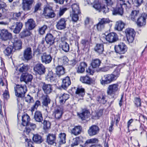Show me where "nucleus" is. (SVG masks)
Wrapping results in <instances>:
<instances>
[{"label": "nucleus", "instance_id": "obj_27", "mask_svg": "<svg viewBox=\"0 0 147 147\" xmlns=\"http://www.w3.org/2000/svg\"><path fill=\"white\" fill-rule=\"evenodd\" d=\"M25 25L26 28L29 30H31L35 28L36 24L35 21L32 19H30L26 22Z\"/></svg>", "mask_w": 147, "mask_h": 147}, {"label": "nucleus", "instance_id": "obj_7", "mask_svg": "<svg viewBox=\"0 0 147 147\" xmlns=\"http://www.w3.org/2000/svg\"><path fill=\"white\" fill-rule=\"evenodd\" d=\"M119 89L118 83L113 84L109 85L107 90V93L108 95L111 96L115 95Z\"/></svg>", "mask_w": 147, "mask_h": 147}, {"label": "nucleus", "instance_id": "obj_62", "mask_svg": "<svg viewBox=\"0 0 147 147\" xmlns=\"http://www.w3.org/2000/svg\"><path fill=\"white\" fill-rule=\"evenodd\" d=\"M79 14L72 13V19L73 21L76 22L78 20L79 18L78 15Z\"/></svg>", "mask_w": 147, "mask_h": 147}, {"label": "nucleus", "instance_id": "obj_34", "mask_svg": "<svg viewBox=\"0 0 147 147\" xmlns=\"http://www.w3.org/2000/svg\"><path fill=\"white\" fill-rule=\"evenodd\" d=\"M106 96L105 94H101L97 97V100L100 103L105 104L107 102Z\"/></svg>", "mask_w": 147, "mask_h": 147}, {"label": "nucleus", "instance_id": "obj_2", "mask_svg": "<svg viewBox=\"0 0 147 147\" xmlns=\"http://www.w3.org/2000/svg\"><path fill=\"white\" fill-rule=\"evenodd\" d=\"M119 74V70L116 69L114 71L112 74L104 75V79H102L100 80L101 84L102 85H105L110 83L117 78Z\"/></svg>", "mask_w": 147, "mask_h": 147}, {"label": "nucleus", "instance_id": "obj_57", "mask_svg": "<svg viewBox=\"0 0 147 147\" xmlns=\"http://www.w3.org/2000/svg\"><path fill=\"white\" fill-rule=\"evenodd\" d=\"M28 66L27 65H23L20 67L19 71L21 72H26L28 71Z\"/></svg>", "mask_w": 147, "mask_h": 147}, {"label": "nucleus", "instance_id": "obj_24", "mask_svg": "<svg viewBox=\"0 0 147 147\" xmlns=\"http://www.w3.org/2000/svg\"><path fill=\"white\" fill-rule=\"evenodd\" d=\"M47 142L49 145H56V135L55 134H49L47 137Z\"/></svg>", "mask_w": 147, "mask_h": 147}, {"label": "nucleus", "instance_id": "obj_17", "mask_svg": "<svg viewBox=\"0 0 147 147\" xmlns=\"http://www.w3.org/2000/svg\"><path fill=\"white\" fill-rule=\"evenodd\" d=\"M33 79V76L28 73H23L20 78L21 82L24 81L27 83L31 82Z\"/></svg>", "mask_w": 147, "mask_h": 147}, {"label": "nucleus", "instance_id": "obj_41", "mask_svg": "<svg viewBox=\"0 0 147 147\" xmlns=\"http://www.w3.org/2000/svg\"><path fill=\"white\" fill-rule=\"evenodd\" d=\"M101 63V61L98 59H95L93 60L91 63L92 67L93 68H98Z\"/></svg>", "mask_w": 147, "mask_h": 147}, {"label": "nucleus", "instance_id": "obj_1", "mask_svg": "<svg viewBox=\"0 0 147 147\" xmlns=\"http://www.w3.org/2000/svg\"><path fill=\"white\" fill-rule=\"evenodd\" d=\"M104 2L106 3L107 7L110 9L113 5V3L111 0H103ZM125 0H118L117 5L115 8L113 7H111V9L112 11V13L113 15L118 14L122 16L123 13V9L122 6L123 5H127V4L125 3Z\"/></svg>", "mask_w": 147, "mask_h": 147}, {"label": "nucleus", "instance_id": "obj_8", "mask_svg": "<svg viewBox=\"0 0 147 147\" xmlns=\"http://www.w3.org/2000/svg\"><path fill=\"white\" fill-rule=\"evenodd\" d=\"M114 48L115 52L119 54L125 53L127 50V46L123 42H121L117 45H115Z\"/></svg>", "mask_w": 147, "mask_h": 147}, {"label": "nucleus", "instance_id": "obj_10", "mask_svg": "<svg viewBox=\"0 0 147 147\" xmlns=\"http://www.w3.org/2000/svg\"><path fill=\"white\" fill-rule=\"evenodd\" d=\"M92 6L96 10L99 12L102 11L105 14L109 11V8H106L105 6H101L100 3L98 0H96L94 1Z\"/></svg>", "mask_w": 147, "mask_h": 147}, {"label": "nucleus", "instance_id": "obj_52", "mask_svg": "<svg viewBox=\"0 0 147 147\" xmlns=\"http://www.w3.org/2000/svg\"><path fill=\"white\" fill-rule=\"evenodd\" d=\"M42 123L43 125V128L45 130H48L50 128L51 124L49 121L45 120Z\"/></svg>", "mask_w": 147, "mask_h": 147}, {"label": "nucleus", "instance_id": "obj_64", "mask_svg": "<svg viewBox=\"0 0 147 147\" xmlns=\"http://www.w3.org/2000/svg\"><path fill=\"white\" fill-rule=\"evenodd\" d=\"M3 97L5 99H7L9 98V94L8 90H5L3 94Z\"/></svg>", "mask_w": 147, "mask_h": 147}, {"label": "nucleus", "instance_id": "obj_47", "mask_svg": "<svg viewBox=\"0 0 147 147\" xmlns=\"http://www.w3.org/2000/svg\"><path fill=\"white\" fill-rule=\"evenodd\" d=\"M66 134L64 133H61L59 135V143L60 144H62L65 143Z\"/></svg>", "mask_w": 147, "mask_h": 147}, {"label": "nucleus", "instance_id": "obj_63", "mask_svg": "<svg viewBox=\"0 0 147 147\" xmlns=\"http://www.w3.org/2000/svg\"><path fill=\"white\" fill-rule=\"evenodd\" d=\"M61 61L64 65H67L69 60L67 56H64L61 59Z\"/></svg>", "mask_w": 147, "mask_h": 147}, {"label": "nucleus", "instance_id": "obj_16", "mask_svg": "<svg viewBox=\"0 0 147 147\" xmlns=\"http://www.w3.org/2000/svg\"><path fill=\"white\" fill-rule=\"evenodd\" d=\"M34 1V0H22V8L23 10L24 11L30 10Z\"/></svg>", "mask_w": 147, "mask_h": 147}, {"label": "nucleus", "instance_id": "obj_56", "mask_svg": "<svg viewBox=\"0 0 147 147\" xmlns=\"http://www.w3.org/2000/svg\"><path fill=\"white\" fill-rule=\"evenodd\" d=\"M98 140L96 138H93L89 139L87 140L84 145V146H82L80 145L81 146H82V147H84L88 144H90L91 143H96V142H98Z\"/></svg>", "mask_w": 147, "mask_h": 147}, {"label": "nucleus", "instance_id": "obj_9", "mask_svg": "<svg viewBox=\"0 0 147 147\" xmlns=\"http://www.w3.org/2000/svg\"><path fill=\"white\" fill-rule=\"evenodd\" d=\"M33 69L36 74L40 75L45 74L46 71V67L41 63L36 64L34 66Z\"/></svg>", "mask_w": 147, "mask_h": 147}, {"label": "nucleus", "instance_id": "obj_42", "mask_svg": "<svg viewBox=\"0 0 147 147\" xmlns=\"http://www.w3.org/2000/svg\"><path fill=\"white\" fill-rule=\"evenodd\" d=\"M85 90L82 88H78L76 91L75 93L77 96L83 97L85 94Z\"/></svg>", "mask_w": 147, "mask_h": 147}, {"label": "nucleus", "instance_id": "obj_12", "mask_svg": "<svg viewBox=\"0 0 147 147\" xmlns=\"http://www.w3.org/2000/svg\"><path fill=\"white\" fill-rule=\"evenodd\" d=\"M0 36L1 39L4 41L9 40L12 37L11 33L9 32L7 30L5 29L1 30Z\"/></svg>", "mask_w": 147, "mask_h": 147}, {"label": "nucleus", "instance_id": "obj_6", "mask_svg": "<svg viewBox=\"0 0 147 147\" xmlns=\"http://www.w3.org/2000/svg\"><path fill=\"white\" fill-rule=\"evenodd\" d=\"M125 33L127 40L129 43H132L134 39L136 32L134 29L128 28L125 29Z\"/></svg>", "mask_w": 147, "mask_h": 147}, {"label": "nucleus", "instance_id": "obj_40", "mask_svg": "<svg viewBox=\"0 0 147 147\" xmlns=\"http://www.w3.org/2000/svg\"><path fill=\"white\" fill-rule=\"evenodd\" d=\"M125 24L121 21H119L116 22L115 28L119 31H121L124 28Z\"/></svg>", "mask_w": 147, "mask_h": 147}, {"label": "nucleus", "instance_id": "obj_14", "mask_svg": "<svg viewBox=\"0 0 147 147\" xmlns=\"http://www.w3.org/2000/svg\"><path fill=\"white\" fill-rule=\"evenodd\" d=\"M105 39L109 43H112L117 41L118 40V37L116 33L111 32L106 36Z\"/></svg>", "mask_w": 147, "mask_h": 147}, {"label": "nucleus", "instance_id": "obj_3", "mask_svg": "<svg viewBox=\"0 0 147 147\" xmlns=\"http://www.w3.org/2000/svg\"><path fill=\"white\" fill-rule=\"evenodd\" d=\"M15 95L17 97L18 102L20 101V98H23L27 91V88L25 85L17 84L14 87Z\"/></svg>", "mask_w": 147, "mask_h": 147}, {"label": "nucleus", "instance_id": "obj_51", "mask_svg": "<svg viewBox=\"0 0 147 147\" xmlns=\"http://www.w3.org/2000/svg\"><path fill=\"white\" fill-rule=\"evenodd\" d=\"M47 29V26L44 25L43 26L39 27L37 31L38 34L40 35H43L45 33V31Z\"/></svg>", "mask_w": 147, "mask_h": 147}, {"label": "nucleus", "instance_id": "obj_60", "mask_svg": "<svg viewBox=\"0 0 147 147\" xmlns=\"http://www.w3.org/2000/svg\"><path fill=\"white\" fill-rule=\"evenodd\" d=\"M40 105V102L39 100H36L35 103L31 107V111L32 112L33 111H34L35 109H36Z\"/></svg>", "mask_w": 147, "mask_h": 147}, {"label": "nucleus", "instance_id": "obj_39", "mask_svg": "<svg viewBox=\"0 0 147 147\" xmlns=\"http://www.w3.org/2000/svg\"><path fill=\"white\" fill-rule=\"evenodd\" d=\"M82 128L80 126H76L71 130L72 134L77 136L80 134Z\"/></svg>", "mask_w": 147, "mask_h": 147}, {"label": "nucleus", "instance_id": "obj_58", "mask_svg": "<svg viewBox=\"0 0 147 147\" xmlns=\"http://www.w3.org/2000/svg\"><path fill=\"white\" fill-rule=\"evenodd\" d=\"M134 102L135 106L137 107H138L141 106V100L139 98L135 97Z\"/></svg>", "mask_w": 147, "mask_h": 147}, {"label": "nucleus", "instance_id": "obj_46", "mask_svg": "<svg viewBox=\"0 0 147 147\" xmlns=\"http://www.w3.org/2000/svg\"><path fill=\"white\" fill-rule=\"evenodd\" d=\"M73 13H80L81 12L80 9L79 5L77 4L74 3L71 6Z\"/></svg>", "mask_w": 147, "mask_h": 147}, {"label": "nucleus", "instance_id": "obj_26", "mask_svg": "<svg viewBox=\"0 0 147 147\" xmlns=\"http://www.w3.org/2000/svg\"><path fill=\"white\" fill-rule=\"evenodd\" d=\"M55 38V37L51 33L47 34L45 37V40L46 43L50 45L54 43Z\"/></svg>", "mask_w": 147, "mask_h": 147}, {"label": "nucleus", "instance_id": "obj_22", "mask_svg": "<svg viewBox=\"0 0 147 147\" xmlns=\"http://www.w3.org/2000/svg\"><path fill=\"white\" fill-rule=\"evenodd\" d=\"M63 114V109L59 107H57L55 108L53 115L56 119H59L61 117Z\"/></svg>", "mask_w": 147, "mask_h": 147}, {"label": "nucleus", "instance_id": "obj_61", "mask_svg": "<svg viewBox=\"0 0 147 147\" xmlns=\"http://www.w3.org/2000/svg\"><path fill=\"white\" fill-rule=\"evenodd\" d=\"M67 10L66 8H65L62 9L60 8L59 11L57 14V17L60 18L62 16L64 13Z\"/></svg>", "mask_w": 147, "mask_h": 147}, {"label": "nucleus", "instance_id": "obj_23", "mask_svg": "<svg viewBox=\"0 0 147 147\" xmlns=\"http://www.w3.org/2000/svg\"><path fill=\"white\" fill-rule=\"evenodd\" d=\"M13 46L15 50H20L22 48V42L21 40L16 38H14L13 42Z\"/></svg>", "mask_w": 147, "mask_h": 147}, {"label": "nucleus", "instance_id": "obj_53", "mask_svg": "<svg viewBox=\"0 0 147 147\" xmlns=\"http://www.w3.org/2000/svg\"><path fill=\"white\" fill-rule=\"evenodd\" d=\"M11 15H12V19L13 20H17L20 17L22 14V12H11Z\"/></svg>", "mask_w": 147, "mask_h": 147}, {"label": "nucleus", "instance_id": "obj_45", "mask_svg": "<svg viewBox=\"0 0 147 147\" xmlns=\"http://www.w3.org/2000/svg\"><path fill=\"white\" fill-rule=\"evenodd\" d=\"M13 47L11 46H8L4 51V53L6 56H9L12 54Z\"/></svg>", "mask_w": 147, "mask_h": 147}, {"label": "nucleus", "instance_id": "obj_28", "mask_svg": "<svg viewBox=\"0 0 147 147\" xmlns=\"http://www.w3.org/2000/svg\"><path fill=\"white\" fill-rule=\"evenodd\" d=\"M87 64L85 62H82L76 67L77 72L79 74L83 73L85 71V68L86 67Z\"/></svg>", "mask_w": 147, "mask_h": 147}, {"label": "nucleus", "instance_id": "obj_36", "mask_svg": "<svg viewBox=\"0 0 147 147\" xmlns=\"http://www.w3.org/2000/svg\"><path fill=\"white\" fill-rule=\"evenodd\" d=\"M69 95L67 94L64 93L60 95L59 97V101L61 104H63L69 98Z\"/></svg>", "mask_w": 147, "mask_h": 147}, {"label": "nucleus", "instance_id": "obj_44", "mask_svg": "<svg viewBox=\"0 0 147 147\" xmlns=\"http://www.w3.org/2000/svg\"><path fill=\"white\" fill-rule=\"evenodd\" d=\"M139 10H134L132 11L130 15V17L131 20L133 21H136V20L139 16Z\"/></svg>", "mask_w": 147, "mask_h": 147}, {"label": "nucleus", "instance_id": "obj_55", "mask_svg": "<svg viewBox=\"0 0 147 147\" xmlns=\"http://www.w3.org/2000/svg\"><path fill=\"white\" fill-rule=\"evenodd\" d=\"M80 43L84 48L88 47L89 45V42L87 39H82L81 40Z\"/></svg>", "mask_w": 147, "mask_h": 147}, {"label": "nucleus", "instance_id": "obj_54", "mask_svg": "<svg viewBox=\"0 0 147 147\" xmlns=\"http://www.w3.org/2000/svg\"><path fill=\"white\" fill-rule=\"evenodd\" d=\"M41 3H36L32 8V9L34 10L33 12L36 13L38 11L40 10L41 9Z\"/></svg>", "mask_w": 147, "mask_h": 147}, {"label": "nucleus", "instance_id": "obj_13", "mask_svg": "<svg viewBox=\"0 0 147 147\" xmlns=\"http://www.w3.org/2000/svg\"><path fill=\"white\" fill-rule=\"evenodd\" d=\"M147 19V14L145 13H142L141 16L138 18L136 23L139 27L145 26L146 23V19Z\"/></svg>", "mask_w": 147, "mask_h": 147}, {"label": "nucleus", "instance_id": "obj_35", "mask_svg": "<svg viewBox=\"0 0 147 147\" xmlns=\"http://www.w3.org/2000/svg\"><path fill=\"white\" fill-rule=\"evenodd\" d=\"M94 49L99 54H102L104 51V45L102 44H97L95 47Z\"/></svg>", "mask_w": 147, "mask_h": 147}, {"label": "nucleus", "instance_id": "obj_31", "mask_svg": "<svg viewBox=\"0 0 147 147\" xmlns=\"http://www.w3.org/2000/svg\"><path fill=\"white\" fill-rule=\"evenodd\" d=\"M56 74L51 71L49 72L48 73L46 76V79L51 82H55L56 79Z\"/></svg>", "mask_w": 147, "mask_h": 147}, {"label": "nucleus", "instance_id": "obj_29", "mask_svg": "<svg viewBox=\"0 0 147 147\" xmlns=\"http://www.w3.org/2000/svg\"><path fill=\"white\" fill-rule=\"evenodd\" d=\"M71 84V82L70 78L69 77L67 76L63 79L61 86L64 89L66 90Z\"/></svg>", "mask_w": 147, "mask_h": 147}, {"label": "nucleus", "instance_id": "obj_21", "mask_svg": "<svg viewBox=\"0 0 147 147\" xmlns=\"http://www.w3.org/2000/svg\"><path fill=\"white\" fill-rule=\"evenodd\" d=\"M82 113L78 114L80 117L84 120L89 118L90 115V113L89 110L87 109L84 108L82 109Z\"/></svg>", "mask_w": 147, "mask_h": 147}, {"label": "nucleus", "instance_id": "obj_43", "mask_svg": "<svg viewBox=\"0 0 147 147\" xmlns=\"http://www.w3.org/2000/svg\"><path fill=\"white\" fill-rule=\"evenodd\" d=\"M31 32L30 30L27 28L24 29L20 33V36L22 38H23L25 37L30 36V35Z\"/></svg>", "mask_w": 147, "mask_h": 147}, {"label": "nucleus", "instance_id": "obj_30", "mask_svg": "<svg viewBox=\"0 0 147 147\" xmlns=\"http://www.w3.org/2000/svg\"><path fill=\"white\" fill-rule=\"evenodd\" d=\"M80 80L83 83L88 84H91L93 82L92 78L87 75L81 76Z\"/></svg>", "mask_w": 147, "mask_h": 147}, {"label": "nucleus", "instance_id": "obj_33", "mask_svg": "<svg viewBox=\"0 0 147 147\" xmlns=\"http://www.w3.org/2000/svg\"><path fill=\"white\" fill-rule=\"evenodd\" d=\"M30 118L29 116L27 114L23 115L22 116V124L24 126H26L29 123H31L30 122Z\"/></svg>", "mask_w": 147, "mask_h": 147}, {"label": "nucleus", "instance_id": "obj_32", "mask_svg": "<svg viewBox=\"0 0 147 147\" xmlns=\"http://www.w3.org/2000/svg\"><path fill=\"white\" fill-rule=\"evenodd\" d=\"M43 117L41 112L39 111L35 112L34 115V119L35 121L38 122H42L43 121Z\"/></svg>", "mask_w": 147, "mask_h": 147}, {"label": "nucleus", "instance_id": "obj_5", "mask_svg": "<svg viewBox=\"0 0 147 147\" xmlns=\"http://www.w3.org/2000/svg\"><path fill=\"white\" fill-rule=\"evenodd\" d=\"M43 14L46 17L48 18H53L56 16L52 7L49 5H46L44 7Z\"/></svg>", "mask_w": 147, "mask_h": 147}, {"label": "nucleus", "instance_id": "obj_20", "mask_svg": "<svg viewBox=\"0 0 147 147\" xmlns=\"http://www.w3.org/2000/svg\"><path fill=\"white\" fill-rule=\"evenodd\" d=\"M52 60V57L50 54L46 53H43L41 56L42 62L45 64H49L51 63Z\"/></svg>", "mask_w": 147, "mask_h": 147}, {"label": "nucleus", "instance_id": "obj_37", "mask_svg": "<svg viewBox=\"0 0 147 147\" xmlns=\"http://www.w3.org/2000/svg\"><path fill=\"white\" fill-rule=\"evenodd\" d=\"M56 73L59 77L63 75L65 73L64 68L61 65H59L56 67Z\"/></svg>", "mask_w": 147, "mask_h": 147}, {"label": "nucleus", "instance_id": "obj_49", "mask_svg": "<svg viewBox=\"0 0 147 147\" xmlns=\"http://www.w3.org/2000/svg\"><path fill=\"white\" fill-rule=\"evenodd\" d=\"M60 47L62 49V50L65 52H67L69 50V45L66 42H62Z\"/></svg>", "mask_w": 147, "mask_h": 147}, {"label": "nucleus", "instance_id": "obj_50", "mask_svg": "<svg viewBox=\"0 0 147 147\" xmlns=\"http://www.w3.org/2000/svg\"><path fill=\"white\" fill-rule=\"evenodd\" d=\"M33 140L34 142L38 144L41 143L42 141L41 136L37 134L34 135Z\"/></svg>", "mask_w": 147, "mask_h": 147}, {"label": "nucleus", "instance_id": "obj_18", "mask_svg": "<svg viewBox=\"0 0 147 147\" xmlns=\"http://www.w3.org/2000/svg\"><path fill=\"white\" fill-rule=\"evenodd\" d=\"M67 20L64 18H61L57 22L56 26L58 30H61L66 28Z\"/></svg>", "mask_w": 147, "mask_h": 147}, {"label": "nucleus", "instance_id": "obj_25", "mask_svg": "<svg viewBox=\"0 0 147 147\" xmlns=\"http://www.w3.org/2000/svg\"><path fill=\"white\" fill-rule=\"evenodd\" d=\"M109 19L103 18L101 19L98 23L96 25V28L98 31H100L103 28L105 24L109 23Z\"/></svg>", "mask_w": 147, "mask_h": 147}, {"label": "nucleus", "instance_id": "obj_19", "mask_svg": "<svg viewBox=\"0 0 147 147\" xmlns=\"http://www.w3.org/2000/svg\"><path fill=\"white\" fill-rule=\"evenodd\" d=\"M23 56L24 58L27 61L32 58V51L30 47H28L25 49L23 51Z\"/></svg>", "mask_w": 147, "mask_h": 147}, {"label": "nucleus", "instance_id": "obj_4", "mask_svg": "<svg viewBox=\"0 0 147 147\" xmlns=\"http://www.w3.org/2000/svg\"><path fill=\"white\" fill-rule=\"evenodd\" d=\"M38 86L41 87L44 93L46 95L50 94L53 91V87L51 84L41 82L38 84Z\"/></svg>", "mask_w": 147, "mask_h": 147}, {"label": "nucleus", "instance_id": "obj_38", "mask_svg": "<svg viewBox=\"0 0 147 147\" xmlns=\"http://www.w3.org/2000/svg\"><path fill=\"white\" fill-rule=\"evenodd\" d=\"M26 130L25 132L27 134H28L32 130H34V129L36 128V125L33 123H29L26 125Z\"/></svg>", "mask_w": 147, "mask_h": 147}, {"label": "nucleus", "instance_id": "obj_48", "mask_svg": "<svg viewBox=\"0 0 147 147\" xmlns=\"http://www.w3.org/2000/svg\"><path fill=\"white\" fill-rule=\"evenodd\" d=\"M51 100L49 96L48 95H46L43 98L42 104L45 107H47L50 103Z\"/></svg>", "mask_w": 147, "mask_h": 147}, {"label": "nucleus", "instance_id": "obj_15", "mask_svg": "<svg viewBox=\"0 0 147 147\" xmlns=\"http://www.w3.org/2000/svg\"><path fill=\"white\" fill-rule=\"evenodd\" d=\"M99 131V127L96 125H94L90 127L88 131L89 136H92L98 134Z\"/></svg>", "mask_w": 147, "mask_h": 147}, {"label": "nucleus", "instance_id": "obj_11", "mask_svg": "<svg viewBox=\"0 0 147 147\" xmlns=\"http://www.w3.org/2000/svg\"><path fill=\"white\" fill-rule=\"evenodd\" d=\"M15 22H13L12 23V21L10 23V26L9 28L11 29H13V32L15 34H17L19 33L23 27V24L20 22H17L15 24Z\"/></svg>", "mask_w": 147, "mask_h": 147}, {"label": "nucleus", "instance_id": "obj_59", "mask_svg": "<svg viewBox=\"0 0 147 147\" xmlns=\"http://www.w3.org/2000/svg\"><path fill=\"white\" fill-rule=\"evenodd\" d=\"M24 99L25 101L28 103H33L34 102L33 98L28 94L25 97Z\"/></svg>", "mask_w": 147, "mask_h": 147}]
</instances>
